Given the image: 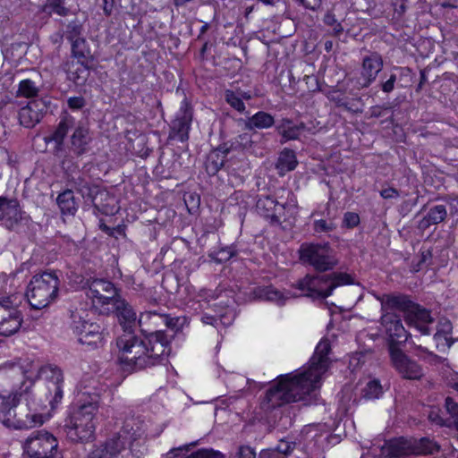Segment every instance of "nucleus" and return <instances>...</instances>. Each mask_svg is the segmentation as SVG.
I'll use <instances>...</instances> for the list:
<instances>
[{"label":"nucleus","mask_w":458,"mask_h":458,"mask_svg":"<svg viewBox=\"0 0 458 458\" xmlns=\"http://www.w3.org/2000/svg\"><path fill=\"white\" fill-rule=\"evenodd\" d=\"M445 407L446 411L453 419V423L458 430V403L454 401L450 396L445 398Z\"/></svg>","instance_id":"864d4df0"},{"label":"nucleus","mask_w":458,"mask_h":458,"mask_svg":"<svg viewBox=\"0 0 458 458\" xmlns=\"http://www.w3.org/2000/svg\"><path fill=\"white\" fill-rule=\"evenodd\" d=\"M327 286V276L326 274H307L293 284V287L301 292V295L312 300H325L330 296Z\"/></svg>","instance_id":"f8f14e48"},{"label":"nucleus","mask_w":458,"mask_h":458,"mask_svg":"<svg viewBox=\"0 0 458 458\" xmlns=\"http://www.w3.org/2000/svg\"><path fill=\"white\" fill-rule=\"evenodd\" d=\"M380 196L383 199H397L400 196V194L396 189L389 187V188L383 189L382 191H380Z\"/></svg>","instance_id":"338daca9"},{"label":"nucleus","mask_w":458,"mask_h":458,"mask_svg":"<svg viewBox=\"0 0 458 458\" xmlns=\"http://www.w3.org/2000/svg\"><path fill=\"white\" fill-rule=\"evenodd\" d=\"M74 333L78 335L79 342L90 349L103 345V330L98 322L81 319L75 326Z\"/></svg>","instance_id":"2eb2a0df"},{"label":"nucleus","mask_w":458,"mask_h":458,"mask_svg":"<svg viewBox=\"0 0 458 458\" xmlns=\"http://www.w3.org/2000/svg\"><path fill=\"white\" fill-rule=\"evenodd\" d=\"M65 0H47L42 11L48 15L56 14L65 17L69 14L70 9L64 6Z\"/></svg>","instance_id":"79ce46f5"},{"label":"nucleus","mask_w":458,"mask_h":458,"mask_svg":"<svg viewBox=\"0 0 458 458\" xmlns=\"http://www.w3.org/2000/svg\"><path fill=\"white\" fill-rule=\"evenodd\" d=\"M389 355L394 367L403 378L415 380L422 377L423 372L420 365L410 360L402 349L393 347Z\"/></svg>","instance_id":"a211bd4d"},{"label":"nucleus","mask_w":458,"mask_h":458,"mask_svg":"<svg viewBox=\"0 0 458 458\" xmlns=\"http://www.w3.org/2000/svg\"><path fill=\"white\" fill-rule=\"evenodd\" d=\"M22 448L29 458H59L58 440L45 429L31 432L24 441Z\"/></svg>","instance_id":"1a4fd4ad"},{"label":"nucleus","mask_w":458,"mask_h":458,"mask_svg":"<svg viewBox=\"0 0 458 458\" xmlns=\"http://www.w3.org/2000/svg\"><path fill=\"white\" fill-rule=\"evenodd\" d=\"M68 106L73 110H79L85 105V100L82 97H71L67 100Z\"/></svg>","instance_id":"680f3d73"},{"label":"nucleus","mask_w":458,"mask_h":458,"mask_svg":"<svg viewBox=\"0 0 458 458\" xmlns=\"http://www.w3.org/2000/svg\"><path fill=\"white\" fill-rule=\"evenodd\" d=\"M259 135L256 132L249 134L247 132L240 134L237 138L236 142L242 147L245 150H250L254 143L253 138H258Z\"/></svg>","instance_id":"6e6d98bb"},{"label":"nucleus","mask_w":458,"mask_h":458,"mask_svg":"<svg viewBox=\"0 0 458 458\" xmlns=\"http://www.w3.org/2000/svg\"><path fill=\"white\" fill-rule=\"evenodd\" d=\"M411 70L408 67L394 66L389 74L388 79L380 81V88L385 93H391L397 84V87L403 88V85L400 84L403 79L411 77Z\"/></svg>","instance_id":"a878e982"},{"label":"nucleus","mask_w":458,"mask_h":458,"mask_svg":"<svg viewBox=\"0 0 458 458\" xmlns=\"http://www.w3.org/2000/svg\"><path fill=\"white\" fill-rule=\"evenodd\" d=\"M231 293V291L221 290L219 293L216 296V299H220V301L218 303H215L214 306L229 307L230 304L233 302V300L229 299Z\"/></svg>","instance_id":"052dcab7"},{"label":"nucleus","mask_w":458,"mask_h":458,"mask_svg":"<svg viewBox=\"0 0 458 458\" xmlns=\"http://www.w3.org/2000/svg\"><path fill=\"white\" fill-rule=\"evenodd\" d=\"M99 406V396L96 394L81 393L77 403L71 407L65 420L67 436L76 443H86L94 439L95 416Z\"/></svg>","instance_id":"39448f33"},{"label":"nucleus","mask_w":458,"mask_h":458,"mask_svg":"<svg viewBox=\"0 0 458 458\" xmlns=\"http://www.w3.org/2000/svg\"><path fill=\"white\" fill-rule=\"evenodd\" d=\"M124 328L123 334L117 337L119 349L118 361L126 370L142 369L158 364L162 357L171 351V339L165 331L147 332L140 330L137 335L128 327L135 325L138 317H117Z\"/></svg>","instance_id":"f257e3e1"},{"label":"nucleus","mask_w":458,"mask_h":458,"mask_svg":"<svg viewBox=\"0 0 458 458\" xmlns=\"http://www.w3.org/2000/svg\"><path fill=\"white\" fill-rule=\"evenodd\" d=\"M253 294L256 299L269 301L278 306H284L287 301L293 297L290 292H282L273 285L255 287Z\"/></svg>","instance_id":"412c9836"},{"label":"nucleus","mask_w":458,"mask_h":458,"mask_svg":"<svg viewBox=\"0 0 458 458\" xmlns=\"http://www.w3.org/2000/svg\"><path fill=\"white\" fill-rule=\"evenodd\" d=\"M87 289V296L92 300L94 305L107 306L106 310L114 315H136L131 305L119 294L114 284L103 278H89L83 284Z\"/></svg>","instance_id":"423d86ee"},{"label":"nucleus","mask_w":458,"mask_h":458,"mask_svg":"<svg viewBox=\"0 0 458 458\" xmlns=\"http://www.w3.org/2000/svg\"><path fill=\"white\" fill-rule=\"evenodd\" d=\"M82 31V23L77 18H75L67 23L65 26V30L64 31V35L65 38L71 43L74 40L83 38Z\"/></svg>","instance_id":"c03bdc74"},{"label":"nucleus","mask_w":458,"mask_h":458,"mask_svg":"<svg viewBox=\"0 0 458 458\" xmlns=\"http://www.w3.org/2000/svg\"><path fill=\"white\" fill-rule=\"evenodd\" d=\"M193 111L187 98L181 103L180 109L172 122L170 138L184 142L189 140Z\"/></svg>","instance_id":"4468645a"},{"label":"nucleus","mask_w":458,"mask_h":458,"mask_svg":"<svg viewBox=\"0 0 458 458\" xmlns=\"http://www.w3.org/2000/svg\"><path fill=\"white\" fill-rule=\"evenodd\" d=\"M304 129L305 125L303 123L297 124L290 119H283L276 126L277 132L283 138L282 142L299 139Z\"/></svg>","instance_id":"cd10ccee"},{"label":"nucleus","mask_w":458,"mask_h":458,"mask_svg":"<svg viewBox=\"0 0 458 458\" xmlns=\"http://www.w3.org/2000/svg\"><path fill=\"white\" fill-rule=\"evenodd\" d=\"M133 424L131 420H125L120 431L112 437L118 445H121L122 450L131 449L133 443L140 438L143 433L139 426L134 428Z\"/></svg>","instance_id":"4be33fe9"},{"label":"nucleus","mask_w":458,"mask_h":458,"mask_svg":"<svg viewBox=\"0 0 458 458\" xmlns=\"http://www.w3.org/2000/svg\"><path fill=\"white\" fill-rule=\"evenodd\" d=\"M329 99L330 101L334 102L336 105V106L343 107L348 112H359L358 109H354L352 106H350L349 103L341 94L333 93L329 96Z\"/></svg>","instance_id":"4d7b16f0"},{"label":"nucleus","mask_w":458,"mask_h":458,"mask_svg":"<svg viewBox=\"0 0 458 458\" xmlns=\"http://www.w3.org/2000/svg\"><path fill=\"white\" fill-rule=\"evenodd\" d=\"M200 318L203 324L213 326L218 333H221L233 324L234 317H200Z\"/></svg>","instance_id":"49530a36"},{"label":"nucleus","mask_w":458,"mask_h":458,"mask_svg":"<svg viewBox=\"0 0 458 458\" xmlns=\"http://www.w3.org/2000/svg\"><path fill=\"white\" fill-rule=\"evenodd\" d=\"M14 417V420H22L27 422V426L24 428H18L21 429H29L34 428L36 426H41L44 422V416L41 413L31 412L28 406L21 407L19 405L18 409H15V411L11 413V416Z\"/></svg>","instance_id":"c85d7f7f"},{"label":"nucleus","mask_w":458,"mask_h":458,"mask_svg":"<svg viewBox=\"0 0 458 458\" xmlns=\"http://www.w3.org/2000/svg\"><path fill=\"white\" fill-rule=\"evenodd\" d=\"M291 198L285 203L277 202L273 213L276 217H270L269 223L273 225H278L287 222L290 217L297 212V201L292 192H289Z\"/></svg>","instance_id":"5701e85b"},{"label":"nucleus","mask_w":458,"mask_h":458,"mask_svg":"<svg viewBox=\"0 0 458 458\" xmlns=\"http://www.w3.org/2000/svg\"><path fill=\"white\" fill-rule=\"evenodd\" d=\"M120 445L112 437L108 438L96 446L89 454V458H114L122 451Z\"/></svg>","instance_id":"c756f323"},{"label":"nucleus","mask_w":458,"mask_h":458,"mask_svg":"<svg viewBox=\"0 0 458 458\" xmlns=\"http://www.w3.org/2000/svg\"><path fill=\"white\" fill-rule=\"evenodd\" d=\"M297 165L295 152L289 148H284L278 156L276 167L280 175H284L286 173L294 170Z\"/></svg>","instance_id":"2f4dec72"},{"label":"nucleus","mask_w":458,"mask_h":458,"mask_svg":"<svg viewBox=\"0 0 458 458\" xmlns=\"http://www.w3.org/2000/svg\"><path fill=\"white\" fill-rule=\"evenodd\" d=\"M47 110L46 101L42 99L32 100L19 111L20 123L26 128H32L41 121Z\"/></svg>","instance_id":"6ab92c4d"},{"label":"nucleus","mask_w":458,"mask_h":458,"mask_svg":"<svg viewBox=\"0 0 458 458\" xmlns=\"http://www.w3.org/2000/svg\"><path fill=\"white\" fill-rule=\"evenodd\" d=\"M38 92L39 88L36 85V83L30 79H26L20 81L17 96L30 98L37 97Z\"/></svg>","instance_id":"de8ad7c7"},{"label":"nucleus","mask_w":458,"mask_h":458,"mask_svg":"<svg viewBox=\"0 0 458 458\" xmlns=\"http://www.w3.org/2000/svg\"><path fill=\"white\" fill-rule=\"evenodd\" d=\"M275 123L274 117L264 111H259L245 122V128L252 131L254 129H268Z\"/></svg>","instance_id":"f704fd0d"},{"label":"nucleus","mask_w":458,"mask_h":458,"mask_svg":"<svg viewBox=\"0 0 458 458\" xmlns=\"http://www.w3.org/2000/svg\"><path fill=\"white\" fill-rule=\"evenodd\" d=\"M69 182L76 189V191L81 194V196L89 201H94L104 212H110L111 210L106 208V206L101 207L98 201V198H107L108 191L100 189L97 185H93L80 172L75 174H70L68 176Z\"/></svg>","instance_id":"dca6fc26"},{"label":"nucleus","mask_w":458,"mask_h":458,"mask_svg":"<svg viewBox=\"0 0 458 458\" xmlns=\"http://www.w3.org/2000/svg\"><path fill=\"white\" fill-rule=\"evenodd\" d=\"M335 225L333 221H327L324 219L315 220L313 223V230L316 233H329L335 229Z\"/></svg>","instance_id":"5fc2aeb1"},{"label":"nucleus","mask_w":458,"mask_h":458,"mask_svg":"<svg viewBox=\"0 0 458 458\" xmlns=\"http://www.w3.org/2000/svg\"><path fill=\"white\" fill-rule=\"evenodd\" d=\"M56 202L63 215L74 216L78 209V204L72 190H66L60 193Z\"/></svg>","instance_id":"c9c22d12"},{"label":"nucleus","mask_w":458,"mask_h":458,"mask_svg":"<svg viewBox=\"0 0 458 458\" xmlns=\"http://www.w3.org/2000/svg\"><path fill=\"white\" fill-rule=\"evenodd\" d=\"M69 136L68 149L76 157H81L90 149L92 136L89 126L81 122L77 121L68 113L63 114L58 124L53 132L45 137V141L49 144L53 143V153L55 156L61 157L65 155L64 140Z\"/></svg>","instance_id":"20e7f679"},{"label":"nucleus","mask_w":458,"mask_h":458,"mask_svg":"<svg viewBox=\"0 0 458 458\" xmlns=\"http://www.w3.org/2000/svg\"><path fill=\"white\" fill-rule=\"evenodd\" d=\"M436 335H448L452 333L453 326L447 317H439Z\"/></svg>","instance_id":"13d9d810"},{"label":"nucleus","mask_w":458,"mask_h":458,"mask_svg":"<svg viewBox=\"0 0 458 458\" xmlns=\"http://www.w3.org/2000/svg\"><path fill=\"white\" fill-rule=\"evenodd\" d=\"M383 68V59L377 53H372L363 57L360 74L355 81L358 89L368 88L374 82Z\"/></svg>","instance_id":"f3484780"},{"label":"nucleus","mask_w":458,"mask_h":458,"mask_svg":"<svg viewBox=\"0 0 458 458\" xmlns=\"http://www.w3.org/2000/svg\"><path fill=\"white\" fill-rule=\"evenodd\" d=\"M185 458H225L224 454L214 449L201 448L188 455Z\"/></svg>","instance_id":"603ef678"},{"label":"nucleus","mask_w":458,"mask_h":458,"mask_svg":"<svg viewBox=\"0 0 458 458\" xmlns=\"http://www.w3.org/2000/svg\"><path fill=\"white\" fill-rule=\"evenodd\" d=\"M8 312L9 315H21L22 311L17 310L11 297L0 299V313Z\"/></svg>","instance_id":"3c124183"},{"label":"nucleus","mask_w":458,"mask_h":458,"mask_svg":"<svg viewBox=\"0 0 458 458\" xmlns=\"http://www.w3.org/2000/svg\"><path fill=\"white\" fill-rule=\"evenodd\" d=\"M326 275L327 276V289H329L330 295L337 287L354 284L353 277L345 272H333Z\"/></svg>","instance_id":"58836bf2"},{"label":"nucleus","mask_w":458,"mask_h":458,"mask_svg":"<svg viewBox=\"0 0 458 458\" xmlns=\"http://www.w3.org/2000/svg\"><path fill=\"white\" fill-rule=\"evenodd\" d=\"M383 311H399L404 315H429L421 305L413 301L412 297L401 293L383 294L378 298Z\"/></svg>","instance_id":"9b49d317"},{"label":"nucleus","mask_w":458,"mask_h":458,"mask_svg":"<svg viewBox=\"0 0 458 458\" xmlns=\"http://www.w3.org/2000/svg\"><path fill=\"white\" fill-rule=\"evenodd\" d=\"M89 64L90 63L82 64L73 60L66 62L64 69L69 80L72 81L76 85H83L89 75Z\"/></svg>","instance_id":"393cba45"},{"label":"nucleus","mask_w":458,"mask_h":458,"mask_svg":"<svg viewBox=\"0 0 458 458\" xmlns=\"http://www.w3.org/2000/svg\"><path fill=\"white\" fill-rule=\"evenodd\" d=\"M387 455L391 458H403L412 455L411 440L401 437L391 439L386 445Z\"/></svg>","instance_id":"bb28decb"},{"label":"nucleus","mask_w":458,"mask_h":458,"mask_svg":"<svg viewBox=\"0 0 458 458\" xmlns=\"http://www.w3.org/2000/svg\"><path fill=\"white\" fill-rule=\"evenodd\" d=\"M22 317H0V335H14L21 327Z\"/></svg>","instance_id":"a19ab883"},{"label":"nucleus","mask_w":458,"mask_h":458,"mask_svg":"<svg viewBox=\"0 0 458 458\" xmlns=\"http://www.w3.org/2000/svg\"><path fill=\"white\" fill-rule=\"evenodd\" d=\"M225 99L231 107L238 112L242 113L245 110V105L239 93L227 89L225 92Z\"/></svg>","instance_id":"09e8293b"},{"label":"nucleus","mask_w":458,"mask_h":458,"mask_svg":"<svg viewBox=\"0 0 458 458\" xmlns=\"http://www.w3.org/2000/svg\"><path fill=\"white\" fill-rule=\"evenodd\" d=\"M71 55L74 60L81 62L82 64L91 63L93 61L90 48L84 38L71 42Z\"/></svg>","instance_id":"473e14b6"},{"label":"nucleus","mask_w":458,"mask_h":458,"mask_svg":"<svg viewBox=\"0 0 458 458\" xmlns=\"http://www.w3.org/2000/svg\"><path fill=\"white\" fill-rule=\"evenodd\" d=\"M239 458H256V452L249 445H242L238 450Z\"/></svg>","instance_id":"e2e57ef3"},{"label":"nucleus","mask_w":458,"mask_h":458,"mask_svg":"<svg viewBox=\"0 0 458 458\" xmlns=\"http://www.w3.org/2000/svg\"><path fill=\"white\" fill-rule=\"evenodd\" d=\"M429 420L439 426H449L451 423H446L445 420L437 413L431 411L428 416Z\"/></svg>","instance_id":"774afa93"},{"label":"nucleus","mask_w":458,"mask_h":458,"mask_svg":"<svg viewBox=\"0 0 458 458\" xmlns=\"http://www.w3.org/2000/svg\"><path fill=\"white\" fill-rule=\"evenodd\" d=\"M98 203H100L99 205L102 207H105L106 206V208L110 209L111 211L110 212H104L98 206L97 203H95L94 201H91L92 204H93V207L96 210H98V212L104 214V215H113L114 214L117 209L115 208V205H114V196H111L109 193H108V196L107 198H98V200H97Z\"/></svg>","instance_id":"8fccbe9b"},{"label":"nucleus","mask_w":458,"mask_h":458,"mask_svg":"<svg viewBox=\"0 0 458 458\" xmlns=\"http://www.w3.org/2000/svg\"><path fill=\"white\" fill-rule=\"evenodd\" d=\"M60 280L55 271H44L30 279L26 296L34 310L47 307L56 299Z\"/></svg>","instance_id":"0eeeda50"},{"label":"nucleus","mask_w":458,"mask_h":458,"mask_svg":"<svg viewBox=\"0 0 458 458\" xmlns=\"http://www.w3.org/2000/svg\"><path fill=\"white\" fill-rule=\"evenodd\" d=\"M22 219L20 204L16 199L0 197V222L13 230Z\"/></svg>","instance_id":"aec40b11"},{"label":"nucleus","mask_w":458,"mask_h":458,"mask_svg":"<svg viewBox=\"0 0 458 458\" xmlns=\"http://www.w3.org/2000/svg\"><path fill=\"white\" fill-rule=\"evenodd\" d=\"M238 254L236 246L232 244L219 249L218 250H213L209 252L208 257L216 263H224L230 260L233 257Z\"/></svg>","instance_id":"37998d69"},{"label":"nucleus","mask_w":458,"mask_h":458,"mask_svg":"<svg viewBox=\"0 0 458 458\" xmlns=\"http://www.w3.org/2000/svg\"><path fill=\"white\" fill-rule=\"evenodd\" d=\"M301 372L287 373L277 376L275 382L259 399V408L266 411L284 405L306 400L317 388Z\"/></svg>","instance_id":"f03ea898"},{"label":"nucleus","mask_w":458,"mask_h":458,"mask_svg":"<svg viewBox=\"0 0 458 458\" xmlns=\"http://www.w3.org/2000/svg\"><path fill=\"white\" fill-rule=\"evenodd\" d=\"M383 393V386L377 378L369 380L362 389L363 397L370 400L380 398Z\"/></svg>","instance_id":"a18cd8bd"},{"label":"nucleus","mask_w":458,"mask_h":458,"mask_svg":"<svg viewBox=\"0 0 458 458\" xmlns=\"http://www.w3.org/2000/svg\"><path fill=\"white\" fill-rule=\"evenodd\" d=\"M360 223V216L357 213L354 212H347L344 216V224L348 228H353L357 226Z\"/></svg>","instance_id":"bf43d9fd"},{"label":"nucleus","mask_w":458,"mask_h":458,"mask_svg":"<svg viewBox=\"0 0 458 458\" xmlns=\"http://www.w3.org/2000/svg\"><path fill=\"white\" fill-rule=\"evenodd\" d=\"M21 393L0 391V421L7 428H21L28 424L22 420H14L11 413L21 404Z\"/></svg>","instance_id":"ddd939ff"},{"label":"nucleus","mask_w":458,"mask_h":458,"mask_svg":"<svg viewBox=\"0 0 458 458\" xmlns=\"http://www.w3.org/2000/svg\"><path fill=\"white\" fill-rule=\"evenodd\" d=\"M331 352L330 341L323 337L315 347L314 352L309 360V366L302 374L310 379V383L318 389L320 387L322 377L329 369L331 360L329 353Z\"/></svg>","instance_id":"9d476101"},{"label":"nucleus","mask_w":458,"mask_h":458,"mask_svg":"<svg viewBox=\"0 0 458 458\" xmlns=\"http://www.w3.org/2000/svg\"><path fill=\"white\" fill-rule=\"evenodd\" d=\"M406 1L407 0H395L393 4L394 13L398 18L402 17L403 14L406 12Z\"/></svg>","instance_id":"69168bd1"},{"label":"nucleus","mask_w":458,"mask_h":458,"mask_svg":"<svg viewBox=\"0 0 458 458\" xmlns=\"http://www.w3.org/2000/svg\"><path fill=\"white\" fill-rule=\"evenodd\" d=\"M409 327H413L423 335H431L430 325L435 321L434 317H403Z\"/></svg>","instance_id":"ea45409f"},{"label":"nucleus","mask_w":458,"mask_h":458,"mask_svg":"<svg viewBox=\"0 0 458 458\" xmlns=\"http://www.w3.org/2000/svg\"><path fill=\"white\" fill-rule=\"evenodd\" d=\"M412 455L433 454L440 450V445L429 437H423L411 441Z\"/></svg>","instance_id":"72a5a7b5"},{"label":"nucleus","mask_w":458,"mask_h":458,"mask_svg":"<svg viewBox=\"0 0 458 458\" xmlns=\"http://www.w3.org/2000/svg\"><path fill=\"white\" fill-rule=\"evenodd\" d=\"M447 216L445 205L439 204L431 207L427 215L420 221V228L426 229L433 225L443 222Z\"/></svg>","instance_id":"7c9ffc66"},{"label":"nucleus","mask_w":458,"mask_h":458,"mask_svg":"<svg viewBox=\"0 0 458 458\" xmlns=\"http://www.w3.org/2000/svg\"><path fill=\"white\" fill-rule=\"evenodd\" d=\"M13 370L21 376V389L24 386L28 390L38 378H44L47 384L45 395L51 410L56 409L61 403L64 397V374L60 368L52 364L38 368L30 358H20L13 363Z\"/></svg>","instance_id":"7ed1b4c3"},{"label":"nucleus","mask_w":458,"mask_h":458,"mask_svg":"<svg viewBox=\"0 0 458 458\" xmlns=\"http://www.w3.org/2000/svg\"><path fill=\"white\" fill-rule=\"evenodd\" d=\"M277 202L278 201L272 196H260L256 203L257 212L265 219L269 221L270 217L276 216L273 211L275 210Z\"/></svg>","instance_id":"4c0bfd02"},{"label":"nucleus","mask_w":458,"mask_h":458,"mask_svg":"<svg viewBox=\"0 0 458 458\" xmlns=\"http://www.w3.org/2000/svg\"><path fill=\"white\" fill-rule=\"evenodd\" d=\"M298 252L303 265L312 267L320 273L334 269L338 263L335 251L328 243L304 242Z\"/></svg>","instance_id":"6e6552de"},{"label":"nucleus","mask_w":458,"mask_h":458,"mask_svg":"<svg viewBox=\"0 0 458 458\" xmlns=\"http://www.w3.org/2000/svg\"><path fill=\"white\" fill-rule=\"evenodd\" d=\"M228 152L229 148L219 147L210 153L207 163L208 173L215 174L224 166Z\"/></svg>","instance_id":"e433bc0d"},{"label":"nucleus","mask_w":458,"mask_h":458,"mask_svg":"<svg viewBox=\"0 0 458 458\" xmlns=\"http://www.w3.org/2000/svg\"><path fill=\"white\" fill-rule=\"evenodd\" d=\"M386 331L388 335V351L390 354L393 347L401 349V345L407 342L409 334L400 319L390 320V325L386 328Z\"/></svg>","instance_id":"b1692460"},{"label":"nucleus","mask_w":458,"mask_h":458,"mask_svg":"<svg viewBox=\"0 0 458 458\" xmlns=\"http://www.w3.org/2000/svg\"><path fill=\"white\" fill-rule=\"evenodd\" d=\"M300 4L309 10L316 11L321 5V0H296Z\"/></svg>","instance_id":"0e129e2a"}]
</instances>
